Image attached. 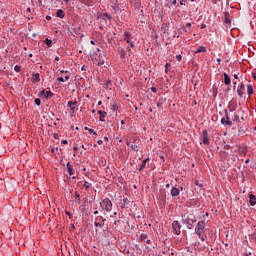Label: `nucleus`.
I'll list each match as a JSON object with an SVG mask.
<instances>
[{"instance_id": "obj_1", "label": "nucleus", "mask_w": 256, "mask_h": 256, "mask_svg": "<svg viewBox=\"0 0 256 256\" xmlns=\"http://www.w3.org/2000/svg\"><path fill=\"white\" fill-rule=\"evenodd\" d=\"M182 222L186 225L187 229H193V225L197 222V218L193 214H183Z\"/></svg>"}, {"instance_id": "obj_2", "label": "nucleus", "mask_w": 256, "mask_h": 256, "mask_svg": "<svg viewBox=\"0 0 256 256\" xmlns=\"http://www.w3.org/2000/svg\"><path fill=\"white\" fill-rule=\"evenodd\" d=\"M195 233L201 241H205V239H207V235H205V221H199L197 223Z\"/></svg>"}, {"instance_id": "obj_3", "label": "nucleus", "mask_w": 256, "mask_h": 256, "mask_svg": "<svg viewBox=\"0 0 256 256\" xmlns=\"http://www.w3.org/2000/svg\"><path fill=\"white\" fill-rule=\"evenodd\" d=\"M100 208L102 211L109 213L113 209V203L109 199H104L100 202Z\"/></svg>"}, {"instance_id": "obj_4", "label": "nucleus", "mask_w": 256, "mask_h": 256, "mask_svg": "<svg viewBox=\"0 0 256 256\" xmlns=\"http://www.w3.org/2000/svg\"><path fill=\"white\" fill-rule=\"evenodd\" d=\"M222 125H228V127L233 126V122L229 120V113L225 111V117L221 119Z\"/></svg>"}, {"instance_id": "obj_5", "label": "nucleus", "mask_w": 256, "mask_h": 256, "mask_svg": "<svg viewBox=\"0 0 256 256\" xmlns=\"http://www.w3.org/2000/svg\"><path fill=\"white\" fill-rule=\"evenodd\" d=\"M38 95L39 97H44V99H49L53 96V94L49 90H42L39 92Z\"/></svg>"}, {"instance_id": "obj_6", "label": "nucleus", "mask_w": 256, "mask_h": 256, "mask_svg": "<svg viewBox=\"0 0 256 256\" xmlns=\"http://www.w3.org/2000/svg\"><path fill=\"white\" fill-rule=\"evenodd\" d=\"M124 41H126L130 47H135L133 41H131V34L129 32L124 33Z\"/></svg>"}, {"instance_id": "obj_7", "label": "nucleus", "mask_w": 256, "mask_h": 256, "mask_svg": "<svg viewBox=\"0 0 256 256\" xmlns=\"http://www.w3.org/2000/svg\"><path fill=\"white\" fill-rule=\"evenodd\" d=\"M237 94L239 97H243L245 95V84L240 83L238 88H237Z\"/></svg>"}, {"instance_id": "obj_8", "label": "nucleus", "mask_w": 256, "mask_h": 256, "mask_svg": "<svg viewBox=\"0 0 256 256\" xmlns=\"http://www.w3.org/2000/svg\"><path fill=\"white\" fill-rule=\"evenodd\" d=\"M170 193L172 197H179V193H181V191L179 190V188H177V186H174L172 187Z\"/></svg>"}, {"instance_id": "obj_9", "label": "nucleus", "mask_w": 256, "mask_h": 256, "mask_svg": "<svg viewBox=\"0 0 256 256\" xmlns=\"http://www.w3.org/2000/svg\"><path fill=\"white\" fill-rule=\"evenodd\" d=\"M77 105V101L73 102V101H69L68 102V107L70 108V111L72 114H75V106Z\"/></svg>"}, {"instance_id": "obj_10", "label": "nucleus", "mask_w": 256, "mask_h": 256, "mask_svg": "<svg viewBox=\"0 0 256 256\" xmlns=\"http://www.w3.org/2000/svg\"><path fill=\"white\" fill-rule=\"evenodd\" d=\"M249 203L252 207H255L256 205V197L254 194L249 195Z\"/></svg>"}, {"instance_id": "obj_11", "label": "nucleus", "mask_w": 256, "mask_h": 256, "mask_svg": "<svg viewBox=\"0 0 256 256\" xmlns=\"http://www.w3.org/2000/svg\"><path fill=\"white\" fill-rule=\"evenodd\" d=\"M98 115H100L99 120L103 122L105 121V117H107V112L99 110Z\"/></svg>"}, {"instance_id": "obj_12", "label": "nucleus", "mask_w": 256, "mask_h": 256, "mask_svg": "<svg viewBox=\"0 0 256 256\" xmlns=\"http://www.w3.org/2000/svg\"><path fill=\"white\" fill-rule=\"evenodd\" d=\"M39 81H41V78H40L39 73L33 74V76H32V82H33V83H39Z\"/></svg>"}, {"instance_id": "obj_13", "label": "nucleus", "mask_w": 256, "mask_h": 256, "mask_svg": "<svg viewBox=\"0 0 256 256\" xmlns=\"http://www.w3.org/2000/svg\"><path fill=\"white\" fill-rule=\"evenodd\" d=\"M223 76L225 85H231V77H229L227 73H224Z\"/></svg>"}, {"instance_id": "obj_14", "label": "nucleus", "mask_w": 256, "mask_h": 256, "mask_svg": "<svg viewBox=\"0 0 256 256\" xmlns=\"http://www.w3.org/2000/svg\"><path fill=\"white\" fill-rule=\"evenodd\" d=\"M194 53H207V48L205 46H200Z\"/></svg>"}, {"instance_id": "obj_15", "label": "nucleus", "mask_w": 256, "mask_h": 256, "mask_svg": "<svg viewBox=\"0 0 256 256\" xmlns=\"http://www.w3.org/2000/svg\"><path fill=\"white\" fill-rule=\"evenodd\" d=\"M66 167L68 169V174L71 176L73 175V165L70 162H67Z\"/></svg>"}, {"instance_id": "obj_16", "label": "nucleus", "mask_w": 256, "mask_h": 256, "mask_svg": "<svg viewBox=\"0 0 256 256\" xmlns=\"http://www.w3.org/2000/svg\"><path fill=\"white\" fill-rule=\"evenodd\" d=\"M106 219L103 216H97L94 223H105Z\"/></svg>"}, {"instance_id": "obj_17", "label": "nucleus", "mask_w": 256, "mask_h": 256, "mask_svg": "<svg viewBox=\"0 0 256 256\" xmlns=\"http://www.w3.org/2000/svg\"><path fill=\"white\" fill-rule=\"evenodd\" d=\"M74 197H75V199H76L77 205H81V196L79 195L78 192H75V193H74Z\"/></svg>"}, {"instance_id": "obj_18", "label": "nucleus", "mask_w": 256, "mask_h": 256, "mask_svg": "<svg viewBox=\"0 0 256 256\" xmlns=\"http://www.w3.org/2000/svg\"><path fill=\"white\" fill-rule=\"evenodd\" d=\"M247 91H248V95L251 96L253 95L254 91H253V85L248 84L247 85Z\"/></svg>"}, {"instance_id": "obj_19", "label": "nucleus", "mask_w": 256, "mask_h": 256, "mask_svg": "<svg viewBox=\"0 0 256 256\" xmlns=\"http://www.w3.org/2000/svg\"><path fill=\"white\" fill-rule=\"evenodd\" d=\"M56 16L59 17L60 19H63V17H65V12L60 9L57 11Z\"/></svg>"}, {"instance_id": "obj_20", "label": "nucleus", "mask_w": 256, "mask_h": 256, "mask_svg": "<svg viewBox=\"0 0 256 256\" xmlns=\"http://www.w3.org/2000/svg\"><path fill=\"white\" fill-rule=\"evenodd\" d=\"M204 133V137H203V143L204 145H209V139L207 138V132H203Z\"/></svg>"}, {"instance_id": "obj_21", "label": "nucleus", "mask_w": 256, "mask_h": 256, "mask_svg": "<svg viewBox=\"0 0 256 256\" xmlns=\"http://www.w3.org/2000/svg\"><path fill=\"white\" fill-rule=\"evenodd\" d=\"M95 227H99L100 229H103L105 227V222H94Z\"/></svg>"}, {"instance_id": "obj_22", "label": "nucleus", "mask_w": 256, "mask_h": 256, "mask_svg": "<svg viewBox=\"0 0 256 256\" xmlns=\"http://www.w3.org/2000/svg\"><path fill=\"white\" fill-rule=\"evenodd\" d=\"M149 161V158H146L143 160L140 169L143 170L145 167H147V162Z\"/></svg>"}, {"instance_id": "obj_23", "label": "nucleus", "mask_w": 256, "mask_h": 256, "mask_svg": "<svg viewBox=\"0 0 256 256\" xmlns=\"http://www.w3.org/2000/svg\"><path fill=\"white\" fill-rule=\"evenodd\" d=\"M84 129L85 131H88V133H90L91 135H97V132H95V130L91 128L85 127Z\"/></svg>"}, {"instance_id": "obj_24", "label": "nucleus", "mask_w": 256, "mask_h": 256, "mask_svg": "<svg viewBox=\"0 0 256 256\" xmlns=\"http://www.w3.org/2000/svg\"><path fill=\"white\" fill-rule=\"evenodd\" d=\"M34 103H35V105H37V107H39V105H41V99L36 98V99L34 100Z\"/></svg>"}, {"instance_id": "obj_25", "label": "nucleus", "mask_w": 256, "mask_h": 256, "mask_svg": "<svg viewBox=\"0 0 256 256\" xmlns=\"http://www.w3.org/2000/svg\"><path fill=\"white\" fill-rule=\"evenodd\" d=\"M172 225H173L174 229H179V222L174 221V222L172 223Z\"/></svg>"}, {"instance_id": "obj_26", "label": "nucleus", "mask_w": 256, "mask_h": 256, "mask_svg": "<svg viewBox=\"0 0 256 256\" xmlns=\"http://www.w3.org/2000/svg\"><path fill=\"white\" fill-rule=\"evenodd\" d=\"M119 54H120V57H125V50L124 49H120L119 50Z\"/></svg>"}, {"instance_id": "obj_27", "label": "nucleus", "mask_w": 256, "mask_h": 256, "mask_svg": "<svg viewBox=\"0 0 256 256\" xmlns=\"http://www.w3.org/2000/svg\"><path fill=\"white\" fill-rule=\"evenodd\" d=\"M45 43L48 45V47H51V43H53V41H51L49 38H46Z\"/></svg>"}, {"instance_id": "obj_28", "label": "nucleus", "mask_w": 256, "mask_h": 256, "mask_svg": "<svg viewBox=\"0 0 256 256\" xmlns=\"http://www.w3.org/2000/svg\"><path fill=\"white\" fill-rule=\"evenodd\" d=\"M14 71H16V73H19V72L21 71V66L16 65V66L14 67Z\"/></svg>"}, {"instance_id": "obj_29", "label": "nucleus", "mask_w": 256, "mask_h": 256, "mask_svg": "<svg viewBox=\"0 0 256 256\" xmlns=\"http://www.w3.org/2000/svg\"><path fill=\"white\" fill-rule=\"evenodd\" d=\"M147 234H141V236H140V239H141V241H145V239H147Z\"/></svg>"}, {"instance_id": "obj_30", "label": "nucleus", "mask_w": 256, "mask_h": 256, "mask_svg": "<svg viewBox=\"0 0 256 256\" xmlns=\"http://www.w3.org/2000/svg\"><path fill=\"white\" fill-rule=\"evenodd\" d=\"M233 121H239V116L237 113H234Z\"/></svg>"}, {"instance_id": "obj_31", "label": "nucleus", "mask_w": 256, "mask_h": 256, "mask_svg": "<svg viewBox=\"0 0 256 256\" xmlns=\"http://www.w3.org/2000/svg\"><path fill=\"white\" fill-rule=\"evenodd\" d=\"M117 109H118V108H117V104L113 103V104H112V111H117Z\"/></svg>"}, {"instance_id": "obj_32", "label": "nucleus", "mask_w": 256, "mask_h": 256, "mask_svg": "<svg viewBox=\"0 0 256 256\" xmlns=\"http://www.w3.org/2000/svg\"><path fill=\"white\" fill-rule=\"evenodd\" d=\"M176 59H177V61H181V59H183V57L181 56V54H178V55H176Z\"/></svg>"}, {"instance_id": "obj_33", "label": "nucleus", "mask_w": 256, "mask_h": 256, "mask_svg": "<svg viewBox=\"0 0 256 256\" xmlns=\"http://www.w3.org/2000/svg\"><path fill=\"white\" fill-rule=\"evenodd\" d=\"M57 81H59L60 83H64V82H65V79H64L63 77H59V78L57 79Z\"/></svg>"}, {"instance_id": "obj_34", "label": "nucleus", "mask_w": 256, "mask_h": 256, "mask_svg": "<svg viewBox=\"0 0 256 256\" xmlns=\"http://www.w3.org/2000/svg\"><path fill=\"white\" fill-rule=\"evenodd\" d=\"M151 92H152V93H157V88L151 87Z\"/></svg>"}, {"instance_id": "obj_35", "label": "nucleus", "mask_w": 256, "mask_h": 256, "mask_svg": "<svg viewBox=\"0 0 256 256\" xmlns=\"http://www.w3.org/2000/svg\"><path fill=\"white\" fill-rule=\"evenodd\" d=\"M195 185H197L198 187H203V185L199 184V180H195Z\"/></svg>"}, {"instance_id": "obj_36", "label": "nucleus", "mask_w": 256, "mask_h": 256, "mask_svg": "<svg viewBox=\"0 0 256 256\" xmlns=\"http://www.w3.org/2000/svg\"><path fill=\"white\" fill-rule=\"evenodd\" d=\"M102 17H103V19H105V17H108V19H111V15H109V14H104Z\"/></svg>"}, {"instance_id": "obj_37", "label": "nucleus", "mask_w": 256, "mask_h": 256, "mask_svg": "<svg viewBox=\"0 0 256 256\" xmlns=\"http://www.w3.org/2000/svg\"><path fill=\"white\" fill-rule=\"evenodd\" d=\"M84 187L86 190L89 189V184H87V182H84Z\"/></svg>"}, {"instance_id": "obj_38", "label": "nucleus", "mask_w": 256, "mask_h": 256, "mask_svg": "<svg viewBox=\"0 0 256 256\" xmlns=\"http://www.w3.org/2000/svg\"><path fill=\"white\" fill-rule=\"evenodd\" d=\"M111 83V80H108L107 82H106V88H109V84Z\"/></svg>"}, {"instance_id": "obj_39", "label": "nucleus", "mask_w": 256, "mask_h": 256, "mask_svg": "<svg viewBox=\"0 0 256 256\" xmlns=\"http://www.w3.org/2000/svg\"><path fill=\"white\" fill-rule=\"evenodd\" d=\"M97 144H98V145H103V140H98V141H97Z\"/></svg>"}, {"instance_id": "obj_40", "label": "nucleus", "mask_w": 256, "mask_h": 256, "mask_svg": "<svg viewBox=\"0 0 256 256\" xmlns=\"http://www.w3.org/2000/svg\"><path fill=\"white\" fill-rule=\"evenodd\" d=\"M62 145H67V140H62Z\"/></svg>"}, {"instance_id": "obj_41", "label": "nucleus", "mask_w": 256, "mask_h": 256, "mask_svg": "<svg viewBox=\"0 0 256 256\" xmlns=\"http://www.w3.org/2000/svg\"><path fill=\"white\" fill-rule=\"evenodd\" d=\"M126 51H127L128 53H131V48H130V47H127V48H126Z\"/></svg>"}, {"instance_id": "obj_42", "label": "nucleus", "mask_w": 256, "mask_h": 256, "mask_svg": "<svg viewBox=\"0 0 256 256\" xmlns=\"http://www.w3.org/2000/svg\"><path fill=\"white\" fill-rule=\"evenodd\" d=\"M234 79H239V76L237 74L233 75Z\"/></svg>"}, {"instance_id": "obj_43", "label": "nucleus", "mask_w": 256, "mask_h": 256, "mask_svg": "<svg viewBox=\"0 0 256 256\" xmlns=\"http://www.w3.org/2000/svg\"><path fill=\"white\" fill-rule=\"evenodd\" d=\"M147 245H151V240H146Z\"/></svg>"}, {"instance_id": "obj_44", "label": "nucleus", "mask_w": 256, "mask_h": 256, "mask_svg": "<svg viewBox=\"0 0 256 256\" xmlns=\"http://www.w3.org/2000/svg\"><path fill=\"white\" fill-rule=\"evenodd\" d=\"M180 5H185V0H181Z\"/></svg>"}, {"instance_id": "obj_45", "label": "nucleus", "mask_w": 256, "mask_h": 256, "mask_svg": "<svg viewBox=\"0 0 256 256\" xmlns=\"http://www.w3.org/2000/svg\"><path fill=\"white\" fill-rule=\"evenodd\" d=\"M172 5H177V0H173Z\"/></svg>"}, {"instance_id": "obj_46", "label": "nucleus", "mask_w": 256, "mask_h": 256, "mask_svg": "<svg viewBox=\"0 0 256 256\" xmlns=\"http://www.w3.org/2000/svg\"><path fill=\"white\" fill-rule=\"evenodd\" d=\"M205 27H207V25H205V24L201 25V29H205Z\"/></svg>"}, {"instance_id": "obj_47", "label": "nucleus", "mask_w": 256, "mask_h": 256, "mask_svg": "<svg viewBox=\"0 0 256 256\" xmlns=\"http://www.w3.org/2000/svg\"><path fill=\"white\" fill-rule=\"evenodd\" d=\"M170 66H171V64H169V63H166V65H165L166 69H168V67H170Z\"/></svg>"}, {"instance_id": "obj_48", "label": "nucleus", "mask_w": 256, "mask_h": 256, "mask_svg": "<svg viewBox=\"0 0 256 256\" xmlns=\"http://www.w3.org/2000/svg\"><path fill=\"white\" fill-rule=\"evenodd\" d=\"M94 215H99V211L95 210Z\"/></svg>"}, {"instance_id": "obj_49", "label": "nucleus", "mask_w": 256, "mask_h": 256, "mask_svg": "<svg viewBox=\"0 0 256 256\" xmlns=\"http://www.w3.org/2000/svg\"><path fill=\"white\" fill-rule=\"evenodd\" d=\"M47 21L51 20V16H46Z\"/></svg>"}, {"instance_id": "obj_50", "label": "nucleus", "mask_w": 256, "mask_h": 256, "mask_svg": "<svg viewBox=\"0 0 256 256\" xmlns=\"http://www.w3.org/2000/svg\"><path fill=\"white\" fill-rule=\"evenodd\" d=\"M217 63H218V65H219V63H221V58L217 59Z\"/></svg>"}, {"instance_id": "obj_51", "label": "nucleus", "mask_w": 256, "mask_h": 256, "mask_svg": "<svg viewBox=\"0 0 256 256\" xmlns=\"http://www.w3.org/2000/svg\"><path fill=\"white\" fill-rule=\"evenodd\" d=\"M27 13H31V8H27Z\"/></svg>"}, {"instance_id": "obj_52", "label": "nucleus", "mask_w": 256, "mask_h": 256, "mask_svg": "<svg viewBox=\"0 0 256 256\" xmlns=\"http://www.w3.org/2000/svg\"><path fill=\"white\" fill-rule=\"evenodd\" d=\"M59 59H60L59 56L55 57V61H59Z\"/></svg>"}, {"instance_id": "obj_53", "label": "nucleus", "mask_w": 256, "mask_h": 256, "mask_svg": "<svg viewBox=\"0 0 256 256\" xmlns=\"http://www.w3.org/2000/svg\"><path fill=\"white\" fill-rule=\"evenodd\" d=\"M66 215H68V217H71V213L70 212H66Z\"/></svg>"}, {"instance_id": "obj_54", "label": "nucleus", "mask_w": 256, "mask_h": 256, "mask_svg": "<svg viewBox=\"0 0 256 256\" xmlns=\"http://www.w3.org/2000/svg\"><path fill=\"white\" fill-rule=\"evenodd\" d=\"M90 43H91V45H95V41H93V40L90 41Z\"/></svg>"}, {"instance_id": "obj_55", "label": "nucleus", "mask_w": 256, "mask_h": 256, "mask_svg": "<svg viewBox=\"0 0 256 256\" xmlns=\"http://www.w3.org/2000/svg\"><path fill=\"white\" fill-rule=\"evenodd\" d=\"M65 80H66V81H69V76H65Z\"/></svg>"}, {"instance_id": "obj_56", "label": "nucleus", "mask_w": 256, "mask_h": 256, "mask_svg": "<svg viewBox=\"0 0 256 256\" xmlns=\"http://www.w3.org/2000/svg\"><path fill=\"white\" fill-rule=\"evenodd\" d=\"M121 125H125V121L124 120H121Z\"/></svg>"}, {"instance_id": "obj_57", "label": "nucleus", "mask_w": 256, "mask_h": 256, "mask_svg": "<svg viewBox=\"0 0 256 256\" xmlns=\"http://www.w3.org/2000/svg\"><path fill=\"white\" fill-rule=\"evenodd\" d=\"M60 73H67V71H65V70H61V71H60Z\"/></svg>"}, {"instance_id": "obj_58", "label": "nucleus", "mask_w": 256, "mask_h": 256, "mask_svg": "<svg viewBox=\"0 0 256 256\" xmlns=\"http://www.w3.org/2000/svg\"><path fill=\"white\" fill-rule=\"evenodd\" d=\"M186 26L191 27V23H187Z\"/></svg>"}, {"instance_id": "obj_59", "label": "nucleus", "mask_w": 256, "mask_h": 256, "mask_svg": "<svg viewBox=\"0 0 256 256\" xmlns=\"http://www.w3.org/2000/svg\"><path fill=\"white\" fill-rule=\"evenodd\" d=\"M233 85H237V81H234V82H233Z\"/></svg>"}, {"instance_id": "obj_60", "label": "nucleus", "mask_w": 256, "mask_h": 256, "mask_svg": "<svg viewBox=\"0 0 256 256\" xmlns=\"http://www.w3.org/2000/svg\"><path fill=\"white\" fill-rule=\"evenodd\" d=\"M73 149H74V151H77V147L76 146Z\"/></svg>"}, {"instance_id": "obj_61", "label": "nucleus", "mask_w": 256, "mask_h": 256, "mask_svg": "<svg viewBox=\"0 0 256 256\" xmlns=\"http://www.w3.org/2000/svg\"><path fill=\"white\" fill-rule=\"evenodd\" d=\"M166 188L169 189V184H166Z\"/></svg>"}, {"instance_id": "obj_62", "label": "nucleus", "mask_w": 256, "mask_h": 256, "mask_svg": "<svg viewBox=\"0 0 256 256\" xmlns=\"http://www.w3.org/2000/svg\"><path fill=\"white\" fill-rule=\"evenodd\" d=\"M65 3H69V0H64Z\"/></svg>"}, {"instance_id": "obj_63", "label": "nucleus", "mask_w": 256, "mask_h": 256, "mask_svg": "<svg viewBox=\"0 0 256 256\" xmlns=\"http://www.w3.org/2000/svg\"><path fill=\"white\" fill-rule=\"evenodd\" d=\"M101 104H102V102H101V101H99V102H98V105H101Z\"/></svg>"}, {"instance_id": "obj_64", "label": "nucleus", "mask_w": 256, "mask_h": 256, "mask_svg": "<svg viewBox=\"0 0 256 256\" xmlns=\"http://www.w3.org/2000/svg\"><path fill=\"white\" fill-rule=\"evenodd\" d=\"M29 57H33V54H29Z\"/></svg>"}]
</instances>
